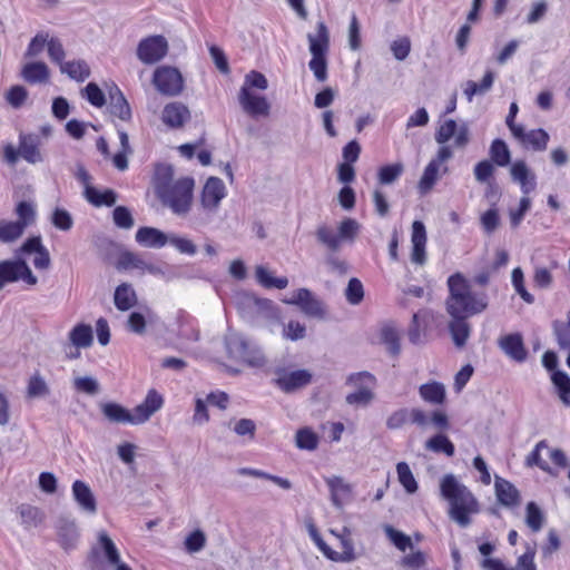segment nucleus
<instances>
[{
  "label": "nucleus",
  "instance_id": "1",
  "mask_svg": "<svg viewBox=\"0 0 570 570\" xmlns=\"http://www.w3.org/2000/svg\"><path fill=\"white\" fill-rule=\"evenodd\" d=\"M156 176V190L163 205L174 215L186 218L194 206V178L181 177L173 181V170L169 166H159Z\"/></svg>",
  "mask_w": 570,
  "mask_h": 570
},
{
  "label": "nucleus",
  "instance_id": "2",
  "mask_svg": "<svg viewBox=\"0 0 570 570\" xmlns=\"http://www.w3.org/2000/svg\"><path fill=\"white\" fill-rule=\"evenodd\" d=\"M450 295L446 311L451 317H469L481 314L488 308L489 297L485 292H473L469 281L460 273L448 278Z\"/></svg>",
  "mask_w": 570,
  "mask_h": 570
},
{
  "label": "nucleus",
  "instance_id": "3",
  "mask_svg": "<svg viewBox=\"0 0 570 570\" xmlns=\"http://www.w3.org/2000/svg\"><path fill=\"white\" fill-rule=\"evenodd\" d=\"M440 492L449 503V517L460 527L471 523V515L480 511L474 494L454 474H445L440 481Z\"/></svg>",
  "mask_w": 570,
  "mask_h": 570
},
{
  "label": "nucleus",
  "instance_id": "4",
  "mask_svg": "<svg viewBox=\"0 0 570 570\" xmlns=\"http://www.w3.org/2000/svg\"><path fill=\"white\" fill-rule=\"evenodd\" d=\"M225 350L228 358L249 367H263L266 365V357L263 350L244 334L232 328L224 337Z\"/></svg>",
  "mask_w": 570,
  "mask_h": 570
},
{
  "label": "nucleus",
  "instance_id": "5",
  "mask_svg": "<svg viewBox=\"0 0 570 570\" xmlns=\"http://www.w3.org/2000/svg\"><path fill=\"white\" fill-rule=\"evenodd\" d=\"M226 196L227 189L224 181L218 177H209L202 189L200 207L189 218L190 227L198 228L208 225Z\"/></svg>",
  "mask_w": 570,
  "mask_h": 570
},
{
  "label": "nucleus",
  "instance_id": "6",
  "mask_svg": "<svg viewBox=\"0 0 570 570\" xmlns=\"http://www.w3.org/2000/svg\"><path fill=\"white\" fill-rule=\"evenodd\" d=\"M308 48L312 59L308 62L309 69L315 78L323 82L327 79V60L326 55L330 49V32L323 21L316 24V32L307 35Z\"/></svg>",
  "mask_w": 570,
  "mask_h": 570
},
{
  "label": "nucleus",
  "instance_id": "7",
  "mask_svg": "<svg viewBox=\"0 0 570 570\" xmlns=\"http://www.w3.org/2000/svg\"><path fill=\"white\" fill-rule=\"evenodd\" d=\"M240 316L248 323H256L259 318L267 321L278 320V307L267 298H259L250 293H244L237 298Z\"/></svg>",
  "mask_w": 570,
  "mask_h": 570
},
{
  "label": "nucleus",
  "instance_id": "8",
  "mask_svg": "<svg viewBox=\"0 0 570 570\" xmlns=\"http://www.w3.org/2000/svg\"><path fill=\"white\" fill-rule=\"evenodd\" d=\"M361 230V224L351 217L344 218L337 227V232L326 225H322L316 230L317 239L328 249L336 252L342 243H354Z\"/></svg>",
  "mask_w": 570,
  "mask_h": 570
},
{
  "label": "nucleus",
  "instance_id": "9",
  "mask_svg": "<svg viewBox=\"0 0 570 570\" xmlns=\"http://www.w3.org/2000/svg\"><path fill=\"white\" fill-rule=\"evenodd\" d=\"M22 281L29 286L38 283L28 264L21 259H4L0 262V291L8 284Z\"/></svg>",
  "mask_w": 570,
  "mask_h": 570
},
{
  "label": "nucleus",
  "instance_id": "10",
  "mask_svg": "<svg viewBox=\"0 0 570 570\" xmlns=\"http://www.w3.org/2000/svg\"><path fill=\"white\" fill-rule=\"evenodd\" d=\"M156 89L165 96H178L184 89V79L180 71L170 66L156 68L153 77Z\"/></svg>",
  "mask_w": 570,
  "mask_h": 570
},
{
  "label": "nucleus",
  "instance_id": "11",
  "mask_svg": "<svg viewBox=\"0 0 570 570\" xmlns=\"http://www.w3.org/2000/svg\"><path fill=\"white\" fill-rule=\"evenodd\" d=\"M348 382L358 386V389L346 395V402L351 405H368L374 397L372 390L375 385V377L367 372H362L352 374Z\"/></svg>",
  "mask_w": 570,
  "mask_h": 570
},
{
  "label": "nucleus",
  "instance_id": "12",
  "mask_svg": "<svg viewBox=\"0 0 570 570\" xmlns=\"http://www.w3.org/2000/svg\"><path fill=\"white\" fill-rule=\"evenodd\" d=\"M283 302L288 305H297L301 311L309 317L324 318L326 315L323 302L314 296L307 288L297 289Z\"/></svg>",
  "mask_w": 570,
  "mask_h": 570
},
{
  "label": "nucleus",
  "instance_id": "13",
  "mask_svg": "<svg viewBox=\"0 0 570 570\" xmlns=\"http://www.w3.org/2000/svg\"><path fill=\"white\" fill-rule=\"evenodd\" d=\"M92 553L97 557H102L115 570H131L128 564L121 561L116 543L105 530H100L97 533V543L92 547Z\"/></svg>",
  "mask_w": 570,
  "mask_h": 570
},
{
  "label": "nucleus",
  "instance_id": "14",
  "mask_svg": "<svg viewBox=\"0 0 570 570\" xmlns=\"http://www.w3.org/2000/svg\"><path fill=\"white\" fill-rule=\"evenodd\" d=\"M168 51V42L163 36H150L138 43L137 57L146 63L153 65L161 60Z\"/></svg>",
  "mask_w": 570,
  "mask_h": 570
},
{
  "label": "nucleus",
  "instance_id": "15",
  "mask_svg": "<svg viewBox=\"0 0 570 570\" xmlns=\"http://www.w3.org/2000/svg\"><path fill=\"white\" fill-rule=\"evenodd\" d=\"M454 139V147L464 148L470 141V130L465 122L458 124L453 119L445 120L435 132V141L440 145Z\"/></svg>",
  "mask_w": 570,
  "mask_h": 570
},
{
  "label": "nucleus",
  "instance_id": "16",
  "mask_svg": "<svg viewBox=\"0 0 570 570\" xmlns=\"http://www.w3.org/2000/svg\"><path fill=\"white\" fill-rule=\"evenodd\" d=\"M118 269H138L157 277H165L164 269L151 262H147L141 255L132 252H122L117 261Z\"/></svg>",
  "mask_w": 570,
  "mask_h": 570
},
{
  "label": "nucleus",
  "instance_id": "17",
  "mask_svg": "<svg viewBox=\"0 0 570 570\" xmlns=\"http://www.w3.org/2000/svg\"><path fill=\"white\" fill-rule=\"evenodd\" d=\"M238 101L243 110L252 117H267L271 105L264 96L256 95L247 87H242L238 94Z\"/></svg>",
  "mask_w": 570,
  "mask_h": 570
},
{
  "label": "nucleus",
  "instance_id": "18",
  "mask_svg": "<svg viewBox=\"0 0 570 570\" xmlns=\"http://www.w3.org/2000/svg\"><path fill=\"white\" fill-rule=\"evenodd\" d=\"M510 175L514 183L520 186L523 196H528L537 188L535 174L523 160L514 161L510 167Z\"/></svg>",
  "mask_w": 570,
  "mask_h": 570
},
{
  "label": "nucleus",
  "instance_id": "19",
  "mask_svg": "<svg viewBox=\"0 0 570 570\" xmlns=\"http://www.w3.org/2000/svg\"><path fill=\"white\" fill-rule=\"evenodd\" d=\"M312 381V374L306 370H296L292 372L282 371L277 374L276 384L277 386L286 392L291 393L298 389L308 385Z\"/></svg>",
  "mask_w": 570,
  "mask_h": 570
},
{
  "label": "nucleus",
  "instance_id": "20",
  "mask_svg": "<svg viewBox=\"0 0 570 570\" xmlns=\"http://www.w3.org/2000/svg\"><path fill=\"white\" fill-rule=\"evenodd\" d=\"M426 229L422 222L415 220L412 224V234H411V243H412V252H411V262L416 265H424L426 262Z\"/></svg>",
  "mask_w": 570,
  "mask_h": 570
},
{
  "label": "nucleus",
  "instance_id": "21",
  "mask_svg": "<svg viewBox=\"0 0 570 570\" xmlns=\"http://www.w3.org/2000/svg\"><path fill=\"white\" fill-rule=\"evenodd\" d=\"M72 498L87 514L94 515L97 512V501L90 487L83 481L76 480L71 487Z\"/></svg>",
  "mask_w": 570,
  "mask_h": 570
},
{
  "label": "nucleus",
  "instance_id": "22",
  "mask_svg": "<svg viewBox=\"0 0 570 570\" xmlns=\"http://www.w3.org/2000/svg\"><path fill=\"white\" fill-rule=\"evenodd\" d=\"M163 404V396L157 391L150 390L144 402L132 410L136 425L148 421L154 413L161 409Z\"/></svg>",
  "mask_w": 570,
  "mask_h": 570
},
{
  "label": "nucleus",
  "instance_id": "23",
  "mask_svg": "<svg viewBox=\"0 0 570 570\" xmlns=\"http://www.w3.org/2000/svg\"><path fill=\"white\" fill-rule=\"evenodd\" d=\"M161 119L169 128H180L190 119V111L181 102H170L164 107Z\"/></svg>",
  "mask_w": 570,
  "mask_h": 570
},
{
  "label": "nucleus",
  "instance_id": "24",
  "mask_svg": "<svg viewBox=\"0 0 570 570\" xmlns=\"http://www.w3.org/2000/svg\"><path fill=\"white\" fill-rule=\"evenodd\" d=\"M325 482L331 492L332 503L341 509L346 502H348L352 498V485L347 483L341 476H330L325 479Z\"/></svg>",
  "mask_w": 570,
  "mask_h": 570
},
{
  "label": "nucleus",
  "instance_id": "25",
  "mask_svg": "<svg viewBox=\"0 0 570 570\" xmlns=\"http://www.w3.org/2000/svg\"><path fill=\"white\" fill-rule=\"evenodd\" d=\"M513 137L518 139L524 147L534 151H543L549 142V134L543 129H532L525 131L523 127Z\"/></svg>",
  "mask_w": 570,
  "mask_h": 570
},
{
  "label": "nucleus",
  "instance_id": "26",
  "mask_svg": "<svg viewBox=\"0 0 570 570\" xmlns=\"http://www.w3.org/2000/svg\"><path fill=\"white\" fill-rule=\"evenodd\" d=\"M499 346L510 358L517 362H523L527 358L523 340L519 333L502 336L499 340Z\"/></svg>",
  "mask_w": 570,
  "mask_h": 570
},
{
  "label": "nucleus",
  "instance_id": "27",
  "mask_svg": "<svg viewBox=\"0 0 570 570\" xmlns=\"http://www.w3.org/2000/svg\"><path fill=\"white\" fill-rule=\"evenodd\" d=\"M449 167L442 166L435 163L434 160H430L425 166L423 174L419 181V190L422 195L428 194L434 185L438 183L442 175L448 174Z\"/></svg>",
  "mask_w": 570,
  "mask_h": 570
},
{
  "label": "nucleus",
  "instance_id": "28",
  "mask_svg": "<svg viewBox=\"0 0 570 570\" xmlns=\"http://www.w3.org/2000/svg\"><path fill=\"white\" fill-rule=\"evenodd\" d=\"M136 242L148 248H161L168 243V236L155 227H140L135 235Z\"/></svg>",
  "mask_w": 570,
  "mask_h": 570
},
{
  "label": "nucleus",
  "instance_id": "29",
  "mask_svg": "<svg viewBox=\"0 0 570 570\" xmlns=\"http://www.w3.org/2000/svg\"><path fill=\"white\" fill-rule=\"evenodd\" d=\"M69 341L76 347L75 352L67 353L69 358H76L80 355L79 348L89 347L92 343V330L90 325L78 324L69 333Z\"/></svg>",
  "mask_w": 570,
  "mask_h": 570
},
{
  "label": "nucleus",
  "instance_id": "30",
  "mask_svg": "<svg viewBox=\"0 0 570 570\" xmlns=\"http://www.w3.org/2000/svg\"><path fill=\"white\" fill-rule=\"evenodd\" d=\"M104 416L111 423L136 425L132 411L127 410L122 405L115 402H106L100 404Z\"/></svg>",
  "mask_w": 570,
  "mask_h": 570
},
{
  "label": "nucleus",
  "instance_id": "31",
  "mask_svg": "<svg viewBox=\"0 0 570 570\" xmlns=\"http://www.w3.org/2000/svg\"><path fill=\"white\" fill-rule=\"evenodd\" d=\"M19 154L26 161L30 164L42 161L38 136L21 134L19 136Z\"/></svg>",
  "mask_w": 570,
  "mask_h": 570
},
{
  "label": "nucleus",
  "instance_id": "32",
  "mask_svg": "<svg viewBox=\"0 0 570 570\" xmlns=\"http://www.w3.org/2000/svg\"><path fill=\"white\" fill-rule=\"evenodd\" d=\"M22 79L28 83H45L49 80L48 66L42 61H31L22 66L20 72Z\"/></svg>",
  "mask_w": 570,
  "mask_h": 570
},
{
  "label": "nucleus",
  "instance_id": "33",
  "mask_svg": "<svg viewBox=\"0 0 570 570\" xmlns=\"http://www.w3.org/2000/svg\"><path fill=\"white\" fill-rule=\"evenodd\" d=\"M495 494L498 501L505 507H513L519 503V491L509 481L495 475Z\"/></svg>",
  "mask_w": 570,
  "mask_h": 570
},
{
  "label": "nucleus",
  "instance_id": "34",
  "mask_svg": "<svg viewBox=\"0 0 570 570\" xmlns=\"http://www.w3.org/2000/svg\"><path fill=\"white\" fill-rule=\"evenodd\" d=\"M114 302L119 311L130 309L137 302L132 286L128 283L120 284L115 291Z\"/></svg>",
  "mask_w": 570,
  "mask_h": 570
},
{
  "label": "nucleus",
  "instance_id": "35",
  "mask_svg": "<svg viewBox=\"0 0 570 570\" xmlns=\"http://www.w3.org/2000/svg\"><path fill=\"white\" fill-rule=\"evenodd\" d=\"M18 514L21 524L26 529L36 528L45 520V513L37 507L30 504H21L18 507Z\"/></svg>",
  "mask_w": 570,
  "mask_h": 570
},
{
  "label": "nucleus",
  "instance_id": "36",
  "mask_svg": "<svg viewBox=\"0 0 570 570\" xmlns=\"http://www.w3.org/2000/svg\"><path fill=\"white\" fill-rule=\"evenodd\" d=\"M26 393L29 399H43L50 394V387L40 372L37 371L29 377Z\"/></svg>",
  "mask_w": 570,
  "mask_h": 570
},
{
  "label": "nucleus",
  "instance_id": "37",
  "mask_svg": "<svg viewBox=\"0 0 570 570\" xmlns=\"http://www.w3.org/2000/svg\"><path fill=\"white\" fill-rule=\"evenodd\" d=\"M420 396L428 403L442 404L445 400V387L442 383L430 382L419 389Z\"/></svg>",
  "mask_w": 570,
  "mask_h": 570
},
{
  "label": "nucleus",
  "instance_id": "38",
  "mask_svg": "<svg viewBox=\"0 0 570 570\" xmlns=\"http://www.w3.org/2000/svg\"><path fill=\"white\" fill-rule=\"evenodd\" d=\"M110 112L121 120H129L131 117V110L126 98L118 88L110 91Z\"/></svg>",
  "mask_w": 570,
  "mask_h": 570
},
{
  "label": "nucleus",
  "instance_id": "39",
  "mask_svg": "<svg viewBox=\"0 0 570 570\" xmlns=\"http://www.w3.org/2000/svg\"><path fill=\"white\" fill-rule=\"evenodd\" d=\"M58 535L61 547L65 550L75 548L79 532L73 521H61L58 527Z\"/></svg>",
  "mask_w": 570,
  "mask_h": 570
},
{
  "label": "nucleus",
  "instance_id": "40",
  "mask_svg": "<svg viewBox=\"0 0 570 570\" xmlns=\"http://www.w3.org/2000/svg\"><path fill=\"white\" fill-rule=\"evenodd\" d=\"M83 196L90 204L96 207L112 206L117 200V195L111 189L100 191L95 187L87 188V190H83Z\"/></svg>",
  "mask_w": 570,
  "mask_h": 570
},
{
  "label": "nucleus",
  "instance_id": "41",
  "mask_svg": "<svg viewBox=\"0 0 570 570\" xmlns=\"http://www.w3.org/2000/svg\"><path fill=\"white\" fill-rule=\"evenodd\" d=\"M257 282L266 288L283 289L288 285L286 277H275L265 266L259 265L255 269Z\"/></svg>",
  "mask_w": 570,
  "mask_h": 570
},
{
  "label": "nucleus",
  "instance_id": "42",
  "mask_svg": "<svg viewBox=\"0 0 570 570\" xmlns=\"http://www.w3.org/2000/svg\"><path fill=\"white\" fill-rule=\"evenodd\" d=\"M465 318L466 317H452L449 324L453 342L458 347L464 346L470 336V326L465 322Z\"/></svg>",
  "mask_w": 570,
  "mask_h": 570
},
{
  "label": "nucleus",
  "instance_id": "43",
  "mask_svg": "<svg viewBox=\"0 0 570 570\" xmlns=\"http://www.w3.org/2000/svg\"><path fill=\"white\" fill-rule=\"evenodd\" d=\"M381 341L393 355L400 353V332L393 324H384L380 332Z\"/></svg>",
  "mask_w": 570,
  "mask_h": 570
},
{
  "label": "nucleus",
  "instance_id": "44",
  "mask_svg": "<svg viewBox=\"0 0 570 570\" xmlns=\"http://www.w3.org/2000/svg\"><path fill=\"white\" fill-rule=\"evenodd\" d=\"M120 150L112 156V164L119 170H126L128 168L127 157L132 153L129 145L128 135L124 130H118Z\"/></svg>",
  "mask_w": 570,
  "mask_h": 570
},
{
  "label": "nucleus",
  "instance_id": "45",
  "mask_svg": "<svg viewBox=\"0 0 570 570\" xmlns=\"http://www.w3.org/2000/svg\"><path fill=\"white\" fill-rule=\"evenodd\" d=\"M60 71L77 81H85L90 75V69L83 60L65 62L61 65Z\"/></svg>",
  "mask_w": 570,
  "mask_h": 570
},
{
  "label": "nucleus",
  "instance_id": "46",
  "mask_svg": "<svg viewBox=\"0 0 570 570\" xmlns=\"http://www.w3.org/2000/svg\"><path fill=\"white\" fill-rule=\"evenodd\" d=\"M383 531L386 538L390 540V542L400 551L404 552L407 549H412V540L407 534L403 533L400 530H396L390 524H385L383 527Z\"/></svg>",
  "mask_w": 570,
  "mask_h": 570
},
{
  "label": "nucleus",
  "instance_id": "47",
  "mask_svg": "<svg viewBox=\"0 0 570 570\" xmlns=\"http://www.w3.org/2000/svg\"><path fill=\"white\" fill-rule=\"evenodd\" d=\"M491 160L500 167L510 164L511 155L508 145L501 139H494L490 147Z\"/></svg>",
  "mask_w": 570,
  "mask_h": 570
},
{
  "label": "nucleus",
  "instance_id": "48",
  "mask_svg": "<svg viewBox=\"0 0 570 570\" xmlns=\"http://www.w3.org/2000/svg\"><path fill=\"white\" fill-rule=\"evenodd\" d=\"M318 436L309 428L299 429L295 435V444L301 450L314 451L318 446Z\"/></svg>",
  "mask_w": 570,
  "mask_h": 570
},
{
  "label": "nucleus",
  "instance_id": "49",
  "mask_svg": "<svg viewBox=\"0 0 570 570\" xmlns=\"http://www.w3.org/2000/svg\"><path fill=\"white\" fill-rule=\"evenodd\" d=\"M542 450H549V445H548L547 441H544V440L538 442L535 448L533 449V451L527 456V464L529 466L537 465L542 471L548 472V473H550L552 475H557L558 472L553 471L549 466V464L541 459V451Z\"/></svg>",
  "mask_w": 570,
  "mask_h": 570
},
{
  "label": "nucleus",
  "instance_id": "50",
  "mask_svg": "<svg viewBox=\"0 0 570 570\" xmlns=\"http://www.w3.org/2000/svg\"><path fill=\"white\" fill-rule=\"evenodd\" d=\"M551 380L558 389L559 396L566 405H570V377L566 372L554 371Z\"/></svg>",
  "mask_w": 570,
  "mask_h": 570
},
{
  "label": "nucleus",
  "instance_id": "51",
  "mask_svg": "<svg viewBox=\"0 0 570 570\" xmlns=\"http://www.w3.org/2000/svg\"><path fill=\"white\" fill-rule=\"evenodd\" d=\"M50 222L57 229L62 232H69L73 226L71 214L67 209L58 206L53 208L50 215Z\"/></svg>",
  "mask_w": 570,
  "mask_h": 570
},
{
  "label": "nucleus",
  "instance_id": "52",
  "mask_svg": "<svg viewBox=\"0 0 570 570\" xmlns=\"http://www.w3.org/2000/svg\"><path fill=\"white\" fill-rule=\"evenodd\" d=\"M16 214L18 216L17 223L23 229L32 225L37 216L35 205L29 202H20L16 207Z\"/></svg>",
  "mask_w": 570,
  "mask_h": 570
},
{
  "label": "nucleus",
  "instance_id": "53",
  "mask_svg": "<svg viewBox=\"0 0 570 570\" xmlns=\"http://www.w3.org/2000/svg\"><path fill=\"white\" fill-rule=\"evenodd\" d=\"M396 472L400 483L403 485L407 493H415L417 491V482L405 462H400L396 465Z\"/></svg>",
  "mask_w": 570,
  "mask_h": 570
},
{
  "label": "nucleus",
  "instance_id": "54",
  "mask_svg": "<svg viewBox=\"0 0 570 570\" xmlns=\"http://www.w3.org/2000/svg\"><path fill=\"white\" fill-rule=\"evenodd\" d=\"M24 229L17 222L0 220V242L11 243L18 239Z\"/></svg>",
  "mask_w": 570,
  "mask_h": 570
},
{
  "label": "nucleus",
  "instance_id": "55",
  "mask_svg": "<svg viewBox=\"0 0 570 570\" xmlns=\"http://www.w3.org/2000/svg\"><path fill=\"white\" fill-rule=\"evenodd\" d=\"M428 450L433 451L435 453L443 452L448 456H452L454 454V445L449 440L448 436L443 434H438L431 439H429L425 443Z\"/></svg>",
  "mask_w": 570,
  "mask_h": 570
},
{
  "label": "nucleus",
  "instance_id": "56",
  "mask_svg": "<svg viewBox=\"0 0 570 570\" xmlns=\"http://www.w3.org/2000/svg\"><path fill=\"white\" fill-rule=\"evenodd\" d=\"M553 332L559 346L566 350L570 348V309L564 322L556 321L553 323Z\"/></svg>",
  "mask_w": 570,
  "mask_h": 570
},
{
  "label": "nucleus",
  "instance_id": "57",
  "mask_svg": "<svg viewBox=\"0 0 570 570\" xmlns=\"http://www.w3.org/2000/svg\"><path fill=\"white\" fill-rule=\"evenodd\" d=\"M544 521V515L534 502H529L527 505L525 523L533 531L541 530Z\"/></svg>",
  "mask_w": 570,
  "mask_h": 570
},
{
  "label": "nucleus",
  "instance_id": "58",
  "mask_svg": "<svg viewBox=\"0 0 570 570\" xmlns=\"http://www.w3.org/2000/svg\"><path fill=\"white\" fill-rule=\"evenodd\" d=\"M322 552L327 559L335 562H352L356 559L355 550H352L346 541L343 542L342 552L334 551L328 546Z\"/></svg>",
  "mask_w": 570,
  "mask_h": 570
},
{
  "label": "nucleus",
  "instance_id": "59",
  "mask_svg": "<svg viewBox=\"0 0 570 570\" xmlns=\"http://www.w3.org/2000/svg\"><path fill=\"white\" fill-rule=\"evenodd\" d=\"M346 301L351 305H358L364 298V287L358 278H351L345 289Z\"/></svg>",
  "mask_w": 570,
  "mask_h": 570
},
{
  "label": "nucleus",
  "instance_id": "60",
  "mask_svg": "<svg viewBox=\"0 0 570 570\" xmlns=\"http://www.w3.org/2000/svg\"><path fill=\"white\" fill-rule=\"evenodd\" d=\"M403 173L402 164L386 165L379 170V181L382 185L393 184Z\"/></svg>",
  "mask_w": 570,
  "mask_h": 570
},
{
  "label": "nucleus",
  "instance_id": "61",
  "mask_svg": "<svg viewBox=\"0 0 570 570\" xmlns=\"http://www.w3.org/2000/svg\"><path fill=\"white\" fill-rule=\"evenodd\" d=\"M534 558H535V547L531 546V544H527L524 553L518 558L515 566L513 568H509V569L510 570H537Z\"/></svg>",
  "mask_w": 570,
  "mask_h": 570
},
{
  "label": "nucleus",
  "instance_id": "62",
  "mask_svg": "<svg viewBox=\"0 0 570 570\" xmlns=\"http://www.w3.org/2000/svg\"><path fill=\"white\" fill-rule=\"evenodd\" d=\"M112 219L117 227L122 229L132 228L135 220L130 210L125 206H117L112 212Z\"/></svg>",
  "mask_w": 570,
  "mask_h": 570
},
{
  "label": "nucleus",
  "instance_id": "63",
  "mask_svg": "<svg viewBox=\"0 0 570 570\" xmlns=\"http://www.w3.org/2000/svg\"><path fill=\"white\" fill-rule=\"evenodd\" d=\"M82 96L95 107L100 108L106 104L104 92L95 82H89L85 87Z\"/></svg>",
  "mask_w": 570,
  "mask_h": 570
},
{
  "label": "nucleus",
  "instance_id": "64",
  "mask_svg": "<svg viewBox=\"0 0 570 570\" xmlns=\"http://www.w3.org/2000/svg\"><path fill=\"white\" fill-rule=\"evenodd\" d=\"M206 546V535L202 530H195L185 539V549L189 553H196Z\"/></svg>",
  "mask_w": 570,
  "mask_h": 570
}]
</instances>
